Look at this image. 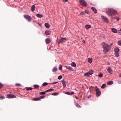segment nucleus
Segmentation results:
<instances>
[{
    "mask_svg": "<svg viewBox=\"0 0 121 121\" xmlns=\"http://www.w3.org/2000/svg\"><path fill=\"white\" fill-rule=\"evenodd\" d=\"M106 13L109 15L112 16L117 13L116 10L112 9H108L106 10Z\"/></svg>",
    "mask_w": 121,
    "mask_h": 121,
    "instance_id": "1",
    "label": "nucleus"
},
{
    "mask_svg": "<svg viewBox=\"0 0 121 121\" xmlns=\"http://www.w3.org/2000/svg\"><path fill=\"white\" fill-rule=\"evenodd\" d=\"M102 45L104 49L103 52L105 53L107 52L110 48L109 45L104 43H102Z\"/></svg>",
    "mask_w": 121,
    "mask_h": 121,
    "instance_id": "2",
    "label": "nucleus"
},
{
    "mask_svg": "<svg viewBox=\"0 0 121 121\" xmlns=\"http://www.w3.org/2000/svg\"><path fill=\"white\" fill-rule=\"evenodd\" d=\"M96 91V95L97 96H99L101 94V91H99V89L96 86L95 88Z\"/></svg>",
    "mask_w": 121,
    "mask_h": 121,
    "instance_id": "3",
    "label": "nucleus"
},
{
    "mask_svg": "<svg viewBox=\"0 0 121 121\" xmlns=\"http://www.w3.org/2000/svg\"><path fill=\"white\" fill-rule=\"evenodd\" d=\"M24 17L29 22H30L32 19L31 17L28 15H24Z\"/></svg>",
    "mask_w": 121,
    "mask_h": 121,
    "instance_id": "4",
    "label": "nucleus"
},
{
    "mask_svg": "<svg viewBox=\"0 0 121 121\" xmlns=\"http://www.w3.org/2000/svg\"><path fill=\"white\" fill-rule=\"evenodd\" d=\"M79 2L82 3V4H83L84 6H85V7L87 6V3L84 0H80Z\"/></svg>",
    "mask_w": 121,
    "mask_h": 121,
    "instance_id": "5",
    "label": "nucleus"
},
{
    "mask_svg": "<svg viewBox=\"0 0 121 121\" xmlns=\"http://www.w3.org/2000/svg\"><path fill=\"white\" fill-rule=\"evenodd\" d=\"M7 97L9 98H15L16 97V96L12 94H8L7 95Z\"/></svg>",
    "mask_w": 121,
    "mask_h": 121,
    "instance_id": "6",
    "label": "nucleus"
},
{
    "mask_svg": "<svg viewBox=\"0 0 121 121\" xmlns=\"http://www.w3.org/2000/svg\"><path fill=\"white\" fill-rule=\"evenodd\" d=\"M65 39V38H64L62 37H60V39H58V43H61L63 42V41Z\"/></svg>",
    "mask_w": 121,
    "mask_h": 121,
    "instance_id": "7",
    "label": "nucleus"
},
{
    "mask_svg": "<svg viewBox=\"0 0 121 121\" xmlns=\"http://www.w3.org/2000/svg\"><path fill=\"white\" fill-rule=\"evenodd\" d=\"M102 18L104 19L105 22L108 23V18L106 17H105L103 16H101Z\"/></svg>",
    "mask_w": 121,
    "mask_h": 121,
    "instance_id": "8",
    "label": "nucleus"
},
{
    "mask_svg": "<svg viewBox=\"0 0 121 121\" xmlns=\"http://www.w3.org/2000/svg\"><path fill=\"white\" fill-rule=\"evenodd\" d=\"M108 72L110 74H112L113 71L111 69L110 67H108L107 69Z\"/></svg>",
    "mask_w": 121,
    "mask_h": 121,
    "instance_id": "9",
    "label": "nucleus"
},
{
    "mask_svg": "<svg viewBox=\"0 0 121 121\" xmlns=\"http://www.w3.org/2000/svg\"><path fill=\"white\" fill-rule=\"evenodd\" d=\"M91 10L94 12L95 13H97V10L94 7H92L91 8Z\"/></svg>",
    "mask_w": 121,
    "mask_h": 121,
    "instance_id": "10",
    "label": "nucleus"
},
{
    "mask_svg": "<svg viewBox=\"0 0 121 121\" xmlns=\"http://www.w3.org/2000/svg\"><path fill=\"white\" fill-rule=\"evenodd\" d=\"M35 8V4L33 5L31 7V10L32 12L34 11Z\"/></svg>",
    "mask_w": 121,
    "mask_h": 121,
    "instance_id": "11",
    "label": "nucleus"
},
{
    "mask_svg": "<svg viewBox=\"0 0 121 121\" xmlns=\"http://www.w3.org/2000/svg\"><path fill=\"white\" fill-rule=\"evenodd\" d=\"M47 44L49 43L50 42V40L49 38L46 39L45 40Z\"/></svg>",
    "mask_w": 121,
    "mask_h": 121,
    "instance_id": "12",
    "label": "nucleus"
},
{
    "mask_svg": "<svg viewBox=\"0 0 121 121\" xmlns=\"http://www.w3.org/2000/svg\"><path fill=\"white\" fill-rule=\"evenodd\" d=\"M74 93L73 92H72L71 93L69 92H66L65 93V94L69 95H72Z\"/></svg>",
    "mask_w": 121,
    "mask_h": 121,
    "instance_id": "13",
    "label": "nucleus"
},
{
    "mask_svg": "<svg viewBox=\"0 0 121 121\" xmlns=\"http://www.w3.org/2000/svg\"><path fill=\"white\" fill-rule=\"evenodd\" d=\"M111 30L113 32L116 33L117 32V30L115 29L114 28H112L111 29Z\"/></svg>",
    "mask_w": 121,
    "mask_h": 121,
    "instance_id": "14",
    "label": "nucleus"
},
{
    "mask_svg": "<svg viewBox=\"0 0 121 121\" xmlns=\"http://www.w3.org/2000/svg\"><path fill=\"white\" fill-rule=\"evenodd\" d=\"M61 82L63 86L64 87H65L66 86V84L64 80H63L61 81Z\"/></svg>",
    "mask_w": 121,
    "mask_h": 121,
    "instance_id": "15",
    "label": "nucleus"
},
{
    "mask_svg": "<svg viewBox=\"0 0 121 121\" xmlns=\"http://www.w3.org/2000/svg\"><path fill=\"white\" fill-rule=\"evenodd\" d=\"M65 67L66 69H68L69 70H72V68L69 66H66Z\"/></svg>",
    "mask_w": 121,
    "mask_h": 121,
    "instance_id": "16",
    "label": "nucleus"
},
{
    "mask_svg": "<svg viewBox=\"0 0 121 121\" xmlns=\"http://www.w3.org/2000/svg\"><path fill=\"white\" fill-rule=\"evenodd\" d=\"M115 52L118 53L119 51V49L118 48H117L114 49Z\"/></svg>",
    "mask_w": 121,
    "mask_h": 121,
    "instance_id": "17",
    "label": "nucleus"
},
{
    "mask_svg": "<svg viewBox=\"0 0 121 121\" xmlns=\"http://www.w3.org/2000/svg\"><path fill=\"white\" fill-rule=\"evenodd\" d=\"M91 27V26L90 25H86L85 27L86 29H88Z\"/></svg>",
    "mask_w": 121,
    "mask_h": 121,
    "instance_id": "18",
    "label": "nucleus"
},
{
    "mask_svg": "<svg viewBox=\"0 0 121 121\" xmlns=\"http://www.w3.org/2000/svg\"><path fill=\"white\" fill-rule=\"evenodd\" d=\"M45 33L47 35H50L51 32L50 31H45Z\"/></svg>",
    "mask_w": 121,
    "mask_h": 121,
    "instance_id": "19",
    "label": "nucleus"
},
{
    "mask_svg": "<svg viewBox=\"0 0 121 121\" xmlns=\"http://www.w3.org/2000/svg\"><path fill=\"white\" fill-rule=\"evenodd\" d=\"M57 68L56 67H54L52 69V71L53 72H55L57 71Z\"/></svg>",
    "mask_w": 121,
    "mask_h": 121,
    "instance_id": "20",
    "label": "nucleus"
},
{
    "mask_svg": "<svg viewBox=\"0 0 121 121\" xmlns=\"http://www.w3.org/2000/svg\"><path fill=\"white\" fill-rule=\"evenodd\" d=\"M88 62L90 63H91L92 62V58H89L88 60Z\"/></svg>",
    "mask_w": 121,
    "mask_h": 121,
    "instance_id": "21",
    "label": "nucleus"
},
{
    "mask_svg": "<svg viewBox=\"0 0 121 121\" xmlns=\"http://www.w3.org/2000/svg\"><path fill=\"white\" fill-rule=\"evenodd\" d=\"M71 65L72 66L74 67H75L76 66V65L75 63L74 62L72 63L71 64Z\"/></svg>",
    "mask_w": 121,
    "mask_h": 121,
    "instance_id": "22",
    "label": "nucleus"
},
{
    "mask_svg": "<svg viewBox=\"0 0 121 121\" xmlns=\"http://www.w3.org/2000/svg\"><path fill=\"white\" fill-rule=\"evenodd\" d=\"M34 101H38V100H40V98H34L33 100Z\"/></svg>",
    "mask_w": 121,
    "mask_h": 121,
    "instance_id": "23",
    "label": "nucleus"
},
{
    "mask_svg": "<svg viewBox=\"0 0 121 121\" xmlns=\"http://www.w3.org/2000/svg\"><path fill=\"white\" fill-rule=\"evenodd\" d=\"M113 83V82L112 81H109L107 82V84L108 85H111Z\"/></svg>",
    "mask_w": 121,
    "mask_h": 121,
    "instance_id": "24",
    "label": "nucleus"
},
{
    "mask_svg": "<svg viewBox=\"0 0 121 121\" xmlns=\"http://www.w3.org/2000/svg\"><path fill=\"white\" fill-rule=\"evenodd\" d=\"M45 26L47 28H49L50 27L49 24L47 23H45Z\"/></svg>",
    "mask_w": 121,
    "mask_h": 121,
    "instance_id": "25",
    "label": "nucleus"
},
{
    "mask_svg": "<svg viewBox=\"0 0 121 121\" xmlns=\"http://www.w3.org/2000/svg\"><path fill=\"white\" fill-rule=\"evenodd\" d=\"M36 16L38 17L41 18L43 17V16L40 15V14H37L36 15Z\"/></svg>",
    "mask_w": 121,
    "mask_h": 121,
    "instance_id": "26",
    "label": "nucleus"
},
{
    "mask_svg": "<svg viewBox=\"0 0 121 121\" xmlns=\"http://www.w3.org/2000/svg\"><path fill=\"white\" fill-rule=\"evenodd\" d=\"M52 95H58V93L57 92H54V93H52Z\"/></svg>",
    "mask_w": 121,
    "mask_h": 121,
    "instance_id": "27",
    "label": "nucleus"
},
{
    "mask_svg": "<svg viewBox=\"0 0 121 121\" xmlns=\"http://www.w3.org/2000/svg\"><path fill=\"white\" fill-rule=\"evenodd\" d=\"M90 75V74L88 73V72L85 73L84 74V75L85 76H89Z\"/></svg>",
    "mask_w": 121,
    "mask_h": 121,
    "instance_id": "28",
    "label": "nucleus"
},
{
    "mask_svg": "<svg viewBox=\"0 0 121 121\" xmlns=\"http://www.w3.org/2000/svg\"><path fill=\"white\" fill-rule=\"evenodd\" d=\"M106 85L104 84H103L102 86V87H101V88H104L106 87Z\"/></svg>",
    "mask_w": 121,
    "mask_h": 121,
    "instance_id": "29",
    "label": "nucleus"
},
{
    "mask_svg": "<svg viewBox=\"0 0 121 121\" xmlns=\"http://www.w3.org/2000/svg\"><path fill=\"white\" fill-rule=\"evenodd\" d=\"M53 90H54V89H49V90H46L45 91V92H48L50 91H53Z\"/></svg>",
    "mask_w": 121,
    "mask_h": 121,
    "instance_id": "30",
    "label": "nucleus"
},
{
    "mask_svg": "<svg viewBox=\"0 0 121 121\" xmlns=\"http://www.w3.org/2000/svg\"><path fill=\"white\" fill-rule=\"evenodd\" d=\"M90 74V75H91L93 73V71L91 70L90 71L88 72Z\"/></svg>",
    "mask_w": 121,
    "mask_h": 121,
    "instance_id": "31",
    "label": "nucleus"
},
{
    "mask_svg": "<svg viewBox=\"0 0 121 121\" xmlns=\"http://www.w3.org/2000/svg\"><path fill=\"white\" fill-rule=\"evenodd\" d=\"M32 88L31 87L27 88L26 89V90L27 91L31 90H32Z\"/></svg>",
    "mask_w": 121,
    "mask_h": 121,
    "instance_id": "32",
    "label": "nucleus"
},
{
    "mask_svg": "<svg viewBox=\"0 0 121 121\" xmlns=\"http://www.w3.org/2000/svg\"><path fill=\"white\" fill-rule=\"evenodd\" d=\"M98 76L100 78H101L103 76V74L102 73H100V74H98Z\"/></svg>",
    "mask_w": 121,
    "mask_h": 121,
    "instance_id": "33",
    "label": "nucleus"
},
{
    "mask_svg": "<svg viewBox=\"0 0 121 121\" xmlns=\"http://www.w3.org/2000/svg\"><path fill=\"white\" fill-rule=\"evenodd\" d=\"M48 84V83L47 82H44L43 84V86H45L47 85Z\"/></svg>",
    "mask_w": 121,
    "mask_h": 121,
    "instance_id": "34",
    "label": "nucleus"
},
{
    "mask_svg": "<svg viewBox=\"0 0 121 121\" xmlns=\"http://www.w3.org/2000/svg\"><path fill=\"white\" fill-rule=\"evenodd\" d=\"M34 87L35 88H38L39 87V86L37 85H34Z\"/></svg>",
    "mask_w": 121,
    "mask_h": 121,
    "instance_id": "35",
    "label": "nucleus"
},
{
    "mask_svg": "<svg viewBox=\"0 0 121 121\" xmlns=\"http://www.w3.org/2000/svg\"><path fill=\"white\" fill-rule=\"evenodd\" d=\"M118 44L120 46H121V40L117 42Z\"/></svg>",
    "mask_w": 121,
    "mask_h": 121,
    "instance_id": "36",
    "label": "nucleus"
},
{
    "mask_svg": "<svg viewBox=\"0 0 121 121\" xmlns=\"http://www.w3.org/2000/svg\"><path fill=\"white\" fill-rule=\"evenodd\" d=\"M45 92H41L40 93V94L41 95H43L45 94L46 93Z\"/></svg>",
    "mask_w": 121,
    "mask_h": 121,
    "instance_id": "37",
    "label": "nucleus"
},
{
    "mask_svg": "<svg viewBox=\"0 0 121 121\" xmlns=\"http://www.w3.org/2000/svg\"><path fill=\"white\" fill-rule=\"evenodd\" d=\"M62 78V75H60L58 77V79L59 80L61 79Z\"/></svg>",
    "mask_w": 121,
    "mask_h": 121,
    "instance_id": "38",
    "label": "nucleus"
},
{
    "mask_svg": "<svg viewBox=\"0 0 121 121\" xmlns=\"http://www.w3.org/2000/svg\"><path fill=\"white\" fill-rule=\"evenodd\" d=\"M5 98V97L4 96H0V99H4Z\"/></svg>",
    "mask_w": 121,
    "mask_h": 121,
    "instance_id": "39",
    "label": "nucleus"
},
{
    "mask_svg": "<svg viewBox=\"0 0 121 121\" xmlns=\"http://www.w3.org/2000/svg\"><path fill=\"white\" fill-rule=\"evenodd\" d=\"M118 53L115 52V54L117 57H118L119 56V55Z\"/></svg>",
    "mask_w": 121,
    "mask_h": 121,
    "instance_id": "40",
    "label": "nucleus"
},
{
    "mask_svg": "<svg viewBox=\"0 0 121 121\" xmlns=\"http://www.w3.org/2000/svg\"><path fill=\"white\" fill-rule=\"evenodd\" d=\"M85 13L87 14H89V11L87 10H85Z\"/></svg>",
    "mask_w": 121,
    "mask_h": 121,
    "instance_id": "41",
    "label": "nucleus"
},
{
    "mask_svg": "<svg viewBox=\"0 0 121 121\" xmlns=\"http://www.w3.org/2000/svg\"><path fill=\"white\" fill-rule=\"evenodd\" d=\"M62 66L61 65H60L59 67V69L61 70H62Z\"/></svg>",
    "mask_w": 121,
    "mask_h": 121,
    "instance_id": "42",
    "label": "nucleus"
},
{
    "mask_svg": "<svg viewBox=\"0 0 121 121\" xmlns=\"http://www.w3.org/2000/svg\"><path fill=\"white\" fill-rule=\"evenodd\" d=\"M76 106L78 108H79L81 107L78 104H76Z\"/></svg>",
    "mask_w": 121,
    "mask_h": 121,
    "instance_id": "43",
    "label": "nucleus"
},
{
    "mask_svg": "<svg viewBox=\"0 0 121 121\" xmlns=\"http://www.w3.org/2000/svg\"><path fill=\"white\" fill-rule=\"evenodd\" d=\"M45 97V95H43V96H40L39 98H40V99H42V98H44Z\"/></svg>",
    "mask_w": 121,
    "mask_h": 121,
    "instance_id": "44",
    "label": "nucleus"
},
{
    "mask_svg": "<svg viewBox=\"0 0 121 121\" xmlns=\"http://www.w3.org/2000/svg\"><path fill=\"white\" fill-rule=\"evenodd\" d=\"M16 85L17 86H21V85L17 83L16 84Z\"/></svg>",
    "mask_w": 121,
    "mask_h": 121,
    "instance_id": "45",
    "label": "nucleus"
},
{
    "mask_svg": "<svg viewBox=\"0 0 121 121\" xmlns=\"http://www.w3.org/2000/svg\"><path fill=\"white\" fill-rule=\"evenodd\" d=\"M84 12H81L80 13V14L82 15H84Z\"/></svg>",
    "mask_w": 121,
    "mask_h": 121,
    "instance_id": "46",
    "label": "nucleus"
},
{
    "mask_svg": "<svg viewBox=\"0 0 121 121\" xmlns=\"http://www.w3.org/2000/svg\"><path fill=\"white\" fill-rule=\"evenodd\" d=\"M94 88V87L92 86H90V87L89 89L90 90H92V89H93Z\"/></svg>",
    "mask_w": 121,
    "mask_h": 121,
    "instance_id": "47",
    "label": "nucleus"
},
{
    "mask_svg": "<svg viewBox=\"0 0 121 121\" xmlns=\"http://www.w3.org/2000/svg\"><path fill=\"white\" fill-rule=\"evenodd\" d=\"M2 84L0 83V88H1L2 87Z\"/></svg>",
    "mask_w": 121,
    "mask_h": 121,
    "instance_id": "48",
    "label": "nucleus"
},
{
    "mask_svg": "<svg viewBox=\"0 0 121 121\" xmlns=\"http://www.w3.org/2000/svg\"><path fill=\"white\" fill-rule=\"evenodd\" d=\"M58 82H55L53 83V84H55L58 83Z\"/></svg>",
    "mask_w": 121,
    "mask_h": 121,
    "instance_id": "49",
    "label": "nucleus"
},
{
    "mask_svg": "<svg viewBox=\"0 0 121 121\" xmlns=\"http://www.w3.org/2000/svg\"><path fill=\"white\" fill-rule=\"evenodd\" d=\"M63 0L64 2H66L68 1V0Z\"/></svg>",
    "mask_w": 121,
    "mask_h": 121,
    "instance_id": "50",
    "label": "nucleus"
},
{
    "mask_svg": "<svg viewBox=\"0 0 121 121\" xmlns=\"http://www.w3.org/2000/svg\"><path fill=\"white\" fill-rule=\"evenodd\" d=\"M91 95H89L88 96V98H90L91 97Z\"/></svg>",
    "mask_w": 121,
    "mask_h": 121,
    "instance_id": "51",
    "label": "nucleus"
},
{
    "mask_svg": "<svg viewBox=\"0 0 121 121\" xmlns=\"http://www.w3.org/2000/svg\"><path fill=\"white\" fill-rule=\"evenodd\" d=\"M82 42H83L84 43H85V41L84 40H83L82 41Z\"/></svg>",
    "mask_w": 121,
    "mask_h": 121,
    "instance_id": "52",
    "label": "nucleus"
},
{
    "mask_svg": "<svg viewBox=\"0 0 121 121\" xmlns=\"http://www.w3.org/2000/svg\"><path fill=\"white\" fill-rule=\"evenodd\" d=\"M75 98L77 99H78V98L76 96H75Z\"/></svg>",
    "mask_w": 121,
    "mask_h": 121,
    "instance_id": "53",
    "label": "nucleus"
},
{
    "mask_svg": "<svg viewBox=\"0 0 121 121\" xmlns=\"http://www.w3.org/2000/svg\"><path fill=\"white\" fill-rule=\"evenodd\" d=\"M119 77H121V74H120V75H119Z\"/></svg>",
    "mask_w": 121,
    "mask_h": 121,
    "instance_id": "54",
    "label": "nucleus"
},
{
    "mask_svg": "<svg viewBox=\"0 0 121 121\" xmlns=\"http://www.w3.org/2000/svg\"><path fill=\"white\" fill-rule=\"evenodd\" d=\"M112 44V43H111L110 44V45H109V46H110H110H111Z\"/></svg>",
    "mask_w": 121,
    "mask_h": 121,
    "instance_id": "55",
    "label": "nucleus"
},
{
    "mask_svg": "<svg viewBox=\"0 0 121 121\" xmlns=\"http://www.w3.org/2000/svg\"><path fill=\"white\" fill-rule=\"evenodd\" d=\"M119 31L120 32H121V29H120V30H119Z\"/></svg>",
    "mask_w": 121,
    "mask_h": 121,
    "instance_id": "56",
    "label": "nucleus"
},
{
    "mask_svg": "<svg viewBox=\"0 0 121 121\" xmlns=\"http://www.w3.org/2000/svg\"><path fill=\"white\" fill-rule=\"evenodd\" d=\"M118 21V19H117V21Z\"/></svg>",
    "mask_w": 121,
    "mask_h": 121,
    "instance_id": "57",
    "label": "nucleus"
},
{
    "mask_svg": "<svg viewBox=\"0 0 121 121\" xmlns=\"http://www.w3.org/2000/svg\"><path fill=\"white\" fill-rule=\"evenodd\" d=\"M118 21V19H117V21Z\"/></svg>",
    "mask_w": 121,
    "mask_h": 121,
    "instance_id": "58",
    "label": "nucleus"
}]
</instances>
